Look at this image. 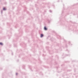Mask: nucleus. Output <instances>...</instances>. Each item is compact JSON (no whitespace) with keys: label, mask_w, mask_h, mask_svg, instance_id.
Instances as JSON below:
<instances>
[{"label":"nucleus","mask_w":78,"mask_h":78,"mask_svg":"<svg viewBox=\"0 0 78 78\" xmlns=\"http://www.w3.org/2000/svg\"><path fill=\"white\" fill-rule=\"evenodd\" d=\"M0 45H3V43H0Z\"/></svg>","instance_id":"3"},{"label":"nucleus","mask_w":78,"mask_h":78,"mask_svg":"<svg viewBox=\"0 0 78 78\" xmlns=\"http://www.w3.org/2000/svg\"><path fill=\"white\" fill-rule=\"evenodd\" d=\"M44 30H47V28H46V27H44Z\"/></svg>","instance_id":"1"},{"label":"nucleus","mask_w":78,"mask_h":78,"mask_svg":"<svg viewBox=\"0 0 78 78\" xmlns=\"http://www.w3.org/2000/svg\"><path fill=\"white\" fill-rule=\"evenodd\" d=\"M3 10H6V9H5V8H3Z\"/></svg>","instance_id":"4"},{"label":"nucleus","mask_w":78,"mask_h":78,"mask_svg":"<svg viewBox=\"0 0 78 78\" xmlns=\"http://www.w3.org/2000/svg\"><path fill=\"white\" fill-rule=\"evenodd\" d=\"M43 36H44V35L42 34H41V37H43Z\"/></svg>","instance_id":"2"}]
</instances>
